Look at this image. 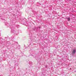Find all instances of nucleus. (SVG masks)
Masks as SVG:
<instances>
[{
    "instance_id": "obj_1",
    "label": "nucleus",
    "mask_w": 76,
    "mask_h": 76,
    "mask_svg": "<svg viewBox=\"0 0 76 76\" xmlns=\"http://www.w3.org/2000/svg\"><path fill=\"white\" fill-rule=\"evenodd\" d=\"M1 8V6H0V8ZM0 17H1L0 19H1L2 20H4V23L5 24V25H6L8 27L10 26V25L9 24L7 23L6 22V21L4 20V17L1 16H0Z\"/></svg>"
},
{
    "instance_id": "obj_2",
    "label": "nucleus",
    "mask_w": 76,
    "mask_h": 76,
    "mask_svg": "<svg viewBox=\"0 0 76 76\" xmlns=\"http://www.w3.org/2000/svg\"><path fill=\"white\" fill-rule=\"evenodd\" d=\"M76 50H73V51L72 52V53L73 54H75V53H76Z\"/></svg>"
},
{
    "instance_id": "obj_3",
    "label": "nucleus",
    "mask_w": 76,
    "mask_h": 76,
    "mask_svg": "<svg viewBox=\"0 0 76 76\" xmlns=\"http://www.w3.org/2000/svg\"><path fill=\"white\" fill-rule=\"evenodd\" d=\"M37 29H38V28L36 27L33 28V29L34 31H35L37 30Z\"/></svg>"
},
{
    "instance_id": "obj_4",
    "label": "nucleus",
    "mask_w": 76,
    "mask_h": 76,
    "mask_svg": "<svg viewBox=\"0 0 76 76\" xmlns=\"http://www.w3.org/2000/svg\"><path fill=\"white\" fill-rule=\"evenodd\" d=\"M68 21H70V18H67Z\"/></svg>"
},
{
    "instance_id": "obj_5",
    "label": "nucleus",
    "mask_w": 76,
    "mask_h": 76,
    "mask_svg": "<svg viewBox=\"0 0 76 76\" xmlns=\"http://www.w3.org/2000/svg\"><path fill=\"white\" fill-rule=\"evenodd\" d=\"M29 64H30V65H31V64H32V62H29Z\"/></svg>"
},
{
    "instance_id": "obj_6",
    "label": "nucleus",
    "mask_w": 76,
    "mask_h": 76,
    "mask_svg": "<svg viewBox=\"0 0 76 76\" xmlns=\"http://www.w3.org/2000/svg\"><path fill=\"white\" fill-rule=\"evenodd\" d=\"M14 31H14V30L13 31V30H12L11 32L12 33L13 32V33H14Z\"/></svg>"
},
{
    "instance_id": "obj_7",
    "label": "nucleus",
    "mask_w": 76,
    "mask_h": 76,
    "mask_svg": "<svg viewBox=\"0 0 76 76\" xmlns=\"http://www.w3.org/2000/svg\"><path fill=\"white\" fill-rule=\"evenodd\" d=\"M48 67V66H47V65H45V67L47 68V67Z\"/></svg>"
},
{
    "instance_id": "obj_8",
    "label": "nucleus",
    "mask_w": 76,
    "mask_h": 76,
    "mask_svg": "<svg viewBox=\"0 0 76 76\" xmlns=\"http://www.w3.org/2000/svg\"><path fill=\"white\" fill-rule=\"evenodd\" d=\"M19 47V46H18V47Z\"/></svg>"
},
{
    "instance_id": "obj_9",
    "label": "nucleus",
    "mask_w": 76,
    "mask_h": 76,
    "mask_svg": "<svg viewBox=\"0 0 76 76\" xmlns=\"http://www.w3.org/2000/svg\"><path fill=\"white\" fill-rule=\"evenodd\" d=\"M15 43H16V42H15Z\"/></svg>"
},
{
    "instance_id": "obj_10",
    "label": "nucleus",
    "mask_w": 76,
    "mask_h": 76,
    "mask_svg": "<svg viewBox=\"0 0 76 76\" xmlns=\"http://www.w3.org/2000/svg\"><path fill=\"white\" fill-rule=\"evenodd\" d=\"M0 35H1V34H0Z\"/></svg>"
},
{
    "instance_id": "obj_11",
    "label": "nucleus",
    "mask_w": 76,
    "mask_h": 76,
    "mask_svg": "<svg viewBox=\"0 0 76 76\" xmlns=\"http://www.w3.org/2000/svg\"><path fill=\"white\" fill-rule=\"evenodd\" d=\"M0 76H1L0 75Z\"/></svg>"
}]
</instances>
